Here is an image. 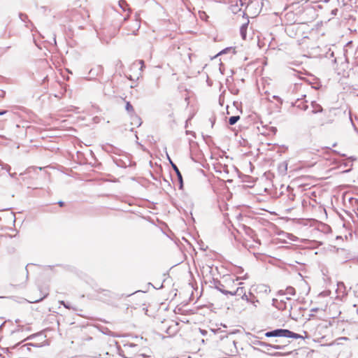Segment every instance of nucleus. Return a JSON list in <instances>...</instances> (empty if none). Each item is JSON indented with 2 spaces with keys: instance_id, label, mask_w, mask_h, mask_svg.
I'll list each match as a JSON object with an SVG mask.
<instances>
[{
  "instance_id": "f257e3e1",
  "label": "nucleus",
  "mask_w": 358,
  "mask_h": 358,
  "mask_svg": "<svg viewBox=\"0 0 358 358\" xmlns=\"http://www.w3.org/2000/svg\"><path fill=\"white\" fill-rule=\"evenodd\" d=\"M266 337H283V338H291L294 339L302 338L304 337L299 334L291 331L288 329H277L273 331H267L265 334Z\"/></svg>"
},
{
  "instance_id": "f03ea898",
  "label": "nucleus",
  "mask_w": 358,
  "mask_h": 358,
  "mask_svg": "<svg viewBox=\"0 0 358 358\" xmlns=\"http://www.w3.org/2000/svg\"><path fill=\"white\" fill-rule=\"evenodd\" d=\"M272 305L280 310L286 312L290 315L292 308V301L288 296L282 297L280 299H273Z\"/></svg>"
},
{
  "instance_id": "7ed1b4c3",
  "label": "nucleus",
  "mask_w": 358,
  "mask_h": 358,
  "mask_svg": "<svg viewBox=\"0 0 358 358\" xmlns=\"http://www.w3.org/2000/svg\"><path fill=\"white\" fill-rule=\"evenodd\" d=\"M234 280L231 278H225L223 282L220 280H216L214 282L215 287L220 291L221 293L225 295H230L231 290H228L227 288H229V285L231 284H234Z\"/></svg>"
},
{
  "instance_id": "20e7f679",
  "label": "nucleus",
  "mask_w": 358,
  "mask_h": 358,
  "mask_svg": "<svg viewBox=\"0 0 358 358\" xmlns=\"http://www.w3.org/2000/svg\"><path fill=\"white\" fill-rule=\"evenodd\" d=\"M257 345L263 349V351L271 356H278L281 355L280 352H272V349L282 350L285 348V345H272L263 341H257Z\"/></svg>"
},
{
  "instance_id": "39448f33",
  "label": "nucleus",
  "mask_w": 358,
  "mask_h": 358,
  "mask_svg": "<svg viewBox=\"0 0 358 358\" xmlns=\"http://www.w3.org/2000/svg\"><path fill=\"white\" fill-rule=\"evenodd\" d=\"M301 98H297L296 101L292 103V105L302 110H308L309 106L308 105V101L304 100V98H306V94H302Z\"/></svg>"
},
{
  "instance_id": "423d86ee",
  "label": "nucleus",
  "mask_w": 358,
  "mask_h": 358,
  "mask_svg": "<svg viewBox=\"0 0 358 358\" xmlns=\"http://www.w3.org/2000/svg\"><path fill=\"white\" fill-rule=\"evenodd\" d=\"M259 132L263 136H271L275 134L277 129L274 127H264L262 126V129L257 127Z\"/></svg>"
},
{
  "instance_id": "0eeeda50",
  "label": "nucleus",
  "mask_w": 358,
  "mask_h": 358,
  "mask_svg": "<svg viewBox=\"0 0 358 358\" xmlns=\"http://www.w3.org/2000/svg\"><path fill=\"white\" fill-rule=\"evenodd\" d=\"M296 294L295 289L289 286L285 289H280L278 292V295L284 297L285 295L294 296Z\"/></svg>"
},
{
  "instance_id": "6e6552de",
  "label": "nucleus",
  "mask_w": 358,
  "mask_h": 358,
  "mask_svg": "<svg viewBox=\"0 0 358 358\" xmlns=\"http://www.w3.org/2000/svg\"><path fill=\"white\" fill-rule=\"evenodd\" d=\"M310 113L312 114H317L318 113H322L323 111L322 106L315 101H310Z\"/></svg>"
},
{
  "instance_id": "1a4fd4ad",
  "label": "nucleus",
  "mask_w": 358,
  "mask_h": 358,
  "mask_svg": "<svg viewBox=\"0 0 358 358\" xmlns=\"http://www.w3.org/2000/svg\"><path fill=\"white\" fill-rule=\"evenodd\" d=\"M231 296H246V292L245 288L243 287H238L234 290H231L230 293Z\"/></svg>"
},
{
  "instance_id": "9d476101",
  "label": "nucleus",
  "mask_w": 358,
  "mask_h": 358,
  "mask_svg": "<svg viewBox=\"0 0 358 358\" xmlns=\"http://www.w3.org/2000/svg\"><path fill=\"white\" fill-rule=\"evenodd\" d=\"M169 159H170V158L169 157ZM169 161H170V162H171V166H172V167H173V170H174V171H175V172H176V174L177 175V177H178V181H179V182H180V187L181 188V187H182V174H181L180 171H179V169H178V166H177L175 164H173V163L171 161V159H169Z\"/></svg>"
},
{
  "instance_id": "9b49d317",
  "label": "nucleus",
  "mask_w": 358,
  "mask_h": 358,
  "mask_svg": "<svg viewBox=\"0 0 358 358\" xmlns=\"http://www.w3.org/2000/svg\"><path fill=\"white\" fill-rule=\"evenodd\" d=\"M256 290L258 293H262L265 294H268L271 292L270 287L266 285H259L257 286Z\"/></svg>"
},
{
  "instance_id": "f8f14e48",
  "label": "nucleus",
  "mask_w": 358,
  "mask_h": 358,
  "mask_svg": "<svg viewBox=\"0 0 358 358\" xmlns=\"http://www.w3.org/2000/svg\"><path fill=\"white\" fill-rule=\"evenodd\" d=\"M125 110L129 113L131 115H135V111L133 106L130 103V102L127 101L125 105Z\"/></svg>"
},
{
  "instance_id": "ddd939ff",
  "label": "nucleus",
  "mask_w": 358,
  "mask_h": 358,
  "mask_svg": "<svg viewBox=\"0 0 358 358\" xmlns=\"http://www.w3.org/2000/svg\"><path fill=\"white\" fill-rule=\"evenodd\" d=\"M248 302L251 303L256 307V303H259V301L257 299V296H255L252 293L250 292V298L248 299Z\"/></svg>"
},
{
  "instance_id": "4468645a",
  "label": "nucleus",
  "mask_w": 358,
  "mask_h": 358,
  "mask_svg": "<svg viewBox=\"0 0 358 358\" xmlns=\"http://www.w3.org/2000/svg\"><path fill=\"white\" fill-rule=\"evenodd\" d=\"M118 6L123 10L126 11L128 7V4L126 1L120 0L118 1Z\"/></svg>"
},
{
  "instance_id": "2eb2a0df",
  "label": "nucleus",
  "mask_w": 358,
  "mask_h": 358,
  "mask_svg": "<svg viewBox=\"0 0 358 358\" xmlns=\"http://www.w3.org/2000/svg\"><path fill=\"white\" fill-rule=\"evenodd\" d=\"M239 119H240V116H238V115L231 116L229 119V124L230 125H234L238 121Z\"/></svg>"
},
{
  "instance_id": "dca6fc26",
  "label": "nucleus",
  "mask_w": 358,
  "mask_h": 358,
  "mask_svg": "<svg viewBox=\"0 0 358 358\" xmlns=\"http://www.w3.org/2000/svg\"><path fill=\"white\" fill-rule=\"evenodd\" d=\"M134 65H140V69L143 71V69L145 68V63L144 61L142 59L137 60L134 63Z\"/></svg>"
},
{
  "instance_id": "f3484780",
  "label": "nucleus",
  "mask_w": 358,
  "mask_h": 358,
  "mask_svg": "<svg viewBox=\"0 0 358 358\" xmlns=\"http://www.w3.org/2000/svg\"><path fill=\"white\" fill-rule=\"evenodd\" d=\"M20 18L21 19L22 21L26 22V20L28 19V17L26 14L20 13Z\"/></svg>"
},
{
  "instance_id": "a211bd4d",
  "label": "nucleus",
  "mask_w": 358,
  "mask_h": 358,
  "mask_svg": "<svg viewBox=\"0 0 358 358\" xmlns=\"http://www.w3.org/2000/svg\"><path fill=\"white\" fill-rule=\"evenodd\" d=\"M1 168H2V169H4L8 172H10V169H11L10 166L6 164H4Z\"/></svg>"
},
{
  "instance_id": "6ab92c4d",
  "label": "nucleus",
  "mask_w": 358,
  "mask_h": 358,
  "mask_svg": "<svg viewBox=\"0 0 358 358\" xmlns=\"http://www.w3.org/2000/svg\"><path fill=\"white\" fill-rule=\"evenodd\" d=\"M273 345H285V347L287 346L286 343H282L279 339L275 340V343Z\"/></svg>"
},
{
  "instance_id": "aec40b11",
  "label": "nucleus",
  "mask_w": 358,
  "mask_h": 358,
  "mask_svg": "<svg viewBox=\"0 0 358 358\" xmlns=\"http://www.w3.org/2000/svg\"><path fill=\"white\" fill-rule=\"evenodd\" d=\"M61 304H62L66 308L71 309V307L69 304L66 303L64 301H60Z\"/></svg>"
},
{
  "instance_id": "412c9836",
  "label": "nucleus",
  "mask_w": 358,
  "mask_h": 358,
  "mask_svg": "<svg viewBox=\"0 0 358 358\" xmlns=\"http://www.w3.org/2000/svg\"><path fill=\"white\" fill-rule=\"evenodd\" d=\"M250 298V293L248 294H246V296H242L241 299L243 300H245L246 301L248 302V299Z\"/></svg>"
},
{
  "instance_id": "4be33fe9",
  "label": "nucleus",
  "mask_w": 358,
  "mask_h": 358,
  "mask_svg": "<svg viewBox=\"0 0 358 358\" xmlns=\"http://www.w3.org/2000/svg\"><path fill=\"white\" fill-rule=\"evenodd\" d=\"M135 118L137 120L138 126H141V124L142 123L141 121V119L138 117H137L136 115H135Z\"/></svg>"
},
{
  "instance_id": "5701e85b",
  "label": "nucleus",
  "mask_w": 358,
  "mask_h": 358,
  "mask_svg": "<svg viewBox=\"0 0 358 358\" xmlns=\"http://www.w3.org/2000/svg\"><path fill=\"white\" fill-rule=\"evenodd\" d=\"M254 242H255V245H252L253 247H256V246L260 245V241L259 240H254Z\"/></svg>"
},
{
  "instance_id": "b1692460",
  "label": "nucleus",
  "mask_w": 358,
  "mask_h": 358,
  "mask_svg": "<svg viewBox=\"0 0 358 358\" xmlns=\"http://www.w3.org/2000/svg\"><path fill=\"white\" fill-rule=\"evenodd\" d=\"M200 332L201 334L203 335V336H206L207 334V331L206 330H204V329H200Z\"/></svg>"
},
{
  "instance_id": "393cba45",
  "label": "nucleus",
  "mask_w": 358,
  "mask_h": 358,
  "mask_svg": "<svg viewBox=\"0 0 358 358\" xmlns=\"http://www.w3.org/2000/svg\"><path fill=\"white\" fill-rule=\"evenodd\" d=\"M245 26H243L241 29V34L243 36V38H245V34H244V31H243V29H244Z\"/></svg>"
},
{
  "instance_id": "a878e982",
  "label": "nucleus",
  "mask_w": 358,
  "mask_h": 358,
  "mask_svg": "<svg viewBox=\"0 0 358 358\" xmlns=\"http://www.w3.org/2000/svg\"><path fill=\"white\" fill-rule=\"evenodd\" d=\"M227 289L228 290H234V289H236V288L234 287V284H231L229 285V288H227Z\"/></svg>"
},
{
  "instance_id": "bb28decb",
  "label": "nucleus",
  "mask_w": 358,
  "mask_h": 358,
  "mask_svg": "<svg viewBox=\"0 0 358 358\" xmlns=\"http://www.w3.org/2000/svg\"><path fill=\"white\" fill-rule=\"evenodd\" d=\"M303 87V85H295V88H296V89L301 90Z\"/></svg>"
},
{
  "instance_id": "cd10ccee",
  "label": "nucleus",
  "mask_w": 358,
  "mask_h": 358,
  "mask_svg": "<svg viewBox=\"0 0 358 358\" xmlns=\"http://www.w3.org/2000/svg\"><path fill=\"white\" fill-rule=\"evenodd\" d=\"M319 310V308H313L310 311L311 312H317Z\"/></svg>"
},
{
  "instance_id": "c85d7f7f",
  "label": "nucleus",
  "mask_w": 358,
  "mask_h": 358,
  "mask_svg": "<svg viewBox=\"0 0 358 358\" xmlns=\"http://www.w3.org/2000/svg\"><path fill=\"white\" fill-rule=\"evenodd\" d=\"M9 175H10V176L11 178H15V176H16V173H9Z\"/></svg>"
},
{
  "instance_id": "c756f323",
  "label": "nucleus",
  "mask_w": 358,
  "mask_h": 358,
  "mask_svg": "<svg viewBox=\"0 0 358 358\" xmlns=\"http://www.w3.org/2000/svg\"><path fill=\"white\" fill-rule=\"evenodd\" d=\"M7 113L6 110H0V115H4Z\"/></svg>"
},
{
  "instance_id": "7c9ffc66",
  "label": "nucleus",
  "mask_w": 358,
  "mask_h": 358,
  "mask_svg": "<svg viewBox=\"0 0 358 358\" xmlns=\"http://www.w3.org/2000/svg\"><path fill=\"white\" fill-rule=\"evenodd\" d=\"M58 204H59L60 206H64V202H63V201H59V202H58Z\"/></svg>"
},
{
  "instance_id": "2f4dec72",
  "label": "nucleus",
  "mask_w": 358,
  "mask_h": 358,
  "mask_svg": "<svg viewBox=\"0 0 358 358\" xmlns=\"http://www.w3.org/2000/svg\"><path fill=\"white\" fill-rule=\"evenodd\" d=\"M341 286H344V284L343 282H341L338 284V287H341Z\"/></svg>"
},
{
  "instance_id": "473e14b6",
  "label": "nucleus",
  "mask_w": 358,
  "mask_h": 358,
  "mask_svg": "<svg viewBox=\"0 0 358 358\" xmlns=\"http://www.w3.org/2000/svg\"><path fill=\"white\" fill-rule=\"evenodd\" d=\"M3 164H3V163L0 160V166H1V167H2Z\"/></svg>"
},
{
  "instance_id": "72a5a7b5",
  "label": "nucleus",
  "mask_w": 358,
  "mask_h": 358,
  "mask_svg": "<svg viewBox=\"0 0 358 358\" xmlns=\"http://www.w3.org/2000/svg\"><path fill=\"white\" fill-rule=\"evenodd\" d=\"M97 70H98L99 71H100V72L101 71V69L100 67H98V68H97Z\"/></svg>"
},
{
  "instance_id": "f704fd0d",
  "label": "nucleus",
  "mask_w": 358,
  "mask_h": 358,
  "mask_svg": "<svg viewBox=\"0 0 358 358\" xmlns=\"http://www.w3.org/2000/svg\"><path fill=\"white\" fill-rule=\"evenodd\" d=\"M19 331H20V329L15 330V331H13V333H17V332H18Z\"/></svg>"
},
{
  "instance_id": "c9c22d12",
  "label": "nucleus",
  "mask_w": 358,
  "mask_h": 358,
  "mask_svg": "<svg viewBox=\"0 0 358 358\" xmlns=\"http://www.w3.org/2000/svg\"><path fill=\"white\" fill-rule=\"evenodd\" d=\"M357 96H358V94H357Z\"/></svg>"
}]
</instances>
